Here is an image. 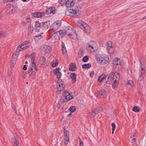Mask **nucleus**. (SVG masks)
<instances>
[{"label":"nucleus","instance_id":"nucleus-1","mask_svg":"<svg viewBox=\"0 0 146 146\" xmlns=\"http://www.w3.org/2000/svg\"><path fill=\"white\" fill-rule=\"evenodd\" d=\"M95 59L98 63L101 65H105L107 64L109 60L108 56L106 54L96 55Z\"/></svg>","mask_w":146,"mask_h":146},{"label":"nucleus","instance_id":"nucleus-2","mask_svg":"<svg viewBox=\"0 0 146 146\" xmlns=\"http://www.w3.org/2000/svg\"><path fill=\"white\" fill-rule=\"evenodd\" d=\"M97 43L95 41H92L88 42L86 45V48L88 52H92L98 49Z\"/></svg>","mask_w":146,"mask_h":146},{"label":"nucleus","instance_id":"nucleus-3","mask_svg":"<svg viewBox=\"0 0 146 146\" xmlns=\"http://www.w3.org/2000/svg\"><path fill=\"white\" fill-rule=\"evenodd\" d=\"M77 25L86 33L88 34L90 33L91 29L90 27L84 22L82 21L78 22L77 23Z\"/></svg>","mask_w":146,"mask_h":146},{"label":"nucleus","instance_id":"nucleus-4","mask_svg":"<svg viewBox=\"0 0 146 146\" xmlns=\"http://www.w3.org/2000/svg\"><path fill=\"white\" fill-rule=\"evenodd\" d=\"M61 22L59 21L54 22L50 26V30L49 31V33L50 34L51 31L54 32L57 30L60 27Z\"/></svg>","mask_w":146,"mask_h":146},{"label":"nucleus","instance_id":"nucleus-5","mask_svg":"<svg viewBox=\"0 0 146 146\" xmlns=\"http://www.w3.org/2000/svg\"><path fill=\"white\" fill-rule=\"evenodd\" d=\"M65 32L64 30H62L58 31H56L51 36L54 38L56 39H59L62 38L64 35Z\"/></svg>","mask_w":146,"mask_h":146},{"label":"nucleus","instance_id":"nucleus-6","mask_svg":"<svg viewBox=\"0 0 146 146\" xmlns=\"http://www.w3.org/2000/svg\"><path fill=\"white\" fill-rule=\"evenodd\" d=\"M109 76L110 77V78H111L112 80H113L115 79V80H114L115 82L117 81L120 78L119 73L116 72H111L109 74Z\"/></svg>","mask_w":146,"mask_h":146},{"label":"nucleus","instance_id":"nucleus-7","mask_svg":"<svg viewBox=\"0 0 146 146\" xmlns=\"http://www.w3.org/2000/svg\"><path fill=\"white\" fill-rule=\"evenodd\" d=\"M69 15L72 17L77 16L79 15L80 13V11L79 10L76 11L72 9H70L68 10Z\"/></svg>","mask_w":146,"mask_h":146},{"label":"nucleus","instance_id":"nucleus-8","mask_svg":"<svg viewBox=\"0 0 146 146\" xmlns=\"http://www.w3.org/2000/svg\"><path fill=\"white\" fill-rule=\"evenodd\" d=\"M106 49L108 53L112 54L114 52V50L112 46V42L110 41L107 42L106 44Z\"/></svg>","mask_w":146,"mask_h":146},{"label":"nucleus","instance_id":"nucleus-9","mask_svg":"<svg viewBox=\"0 0 146 146\" xmlns=\"http://www.w3.org/2000/svg\"><path fill=\"white\" fill-rule=\"evenodd\" d=\"M57 89L59 92L63 90L64 88V82L60 80H58L57 84Z\"/></svg>","mask_w":146,"mask_h":146},{"label":"nucleus","instance_id":"nucleus-10","mask_svg":"<svg viewBox=\"0 0 146 146\" xmlns=\"http://www.w3.org/2000/svg\"><path fill=\"white\" fill-rule=\"evenodd\" d=\"M76 0H68L66 1V6L67 8H71L74 5Z\"/></svg>","mask_w":146,"mask_h":146},{"label":"nucleus","instance_id":"nucleus-11","mask_svg":"<svg viewBox=\"0 0 146 146\" xmlns=\"http://www.w3.org/2000/svg\"><path fill=\"white\" fill-rule=\"evenodd\" d=\"M40 23L42 27V30H45L47 29L50 26V22L49 21L41 23Z\"/></svg>","mask_w":146,"mask_h":146},{"label":"nucleus","instance_id":"nucleus-12","mask_svg":"<svg viewBox=\"0 0 146 146\" xmlns=\"http://www.w3.org/2000/svg\"><path fill=\"white\" fill-rule=\"evenodd\" d=\"M60 70V68H56L54 70V75L56 76L58 78H60L62 75Z\"/></svg>","mask_w":146,"mask_h":146},{"label":"nucleus","instance_id":"nucleus-13","mask_svg":"<svg viewBox=\"0 0 146 146\" xmlns=\"http://www.w3.org/2000/svg\"><path fill=\"white\" fill-rule=\"evenodd\" d=\"M35 30L37 32H39L42 30V27L40 23L38 21H36V22L35 26Z\"/></svg>","mask_w":146,"mask_h":146},{"label":"nucleus","instance_id":"nucleus-14","mask_svg":"<svg viewBox=\"0 0 146 146\" xmlns=\"http://www.w3.org/2000/svg\"><path fill=\"white\" fill-rule=\"evenodd\" d=\"M56 11L54 7H51L47 10L46 13L48 15L51 13L54 14L56 13Z\"/></svg>","mask_w":146,"mask_h":146},{"label":"nucleus","instance_id":"nucleus-15","mask_svg":"<svg viewBox=\"0 0 146 146\" xmlns=\"http://www.w3.org/2000/svg\"><path fill=\"white\" fill-rule=\"evenodd\" d=\"M65 32L64 33V35L66 34L68 35L71 32H73L74 30L73 29L72 27L69 26H67L65 28V29L64 30Z\"/></svg>","mask_w":146,"mask_h":146},{"label":"nucleus","instance_id":"nucleus-16","mask_svg":"<svg viewBox=\"0 0 146 146\" xmlns=\"http://www.w3.org/2000/svg\"><path fill=\"white\" fill-rule=\"evenodd\" d=\"M31 66L29 68L28 70V73L29 74H30V75L34 71L33 69H35L36 70H37L38 69V68L36 67V65L35 64L31 65Z\"/></svg>","mask_w":146,"mask_h":146},{"label":"nucleus","instance_id":"nucleus-17","mask_svg":"<svg viewBox=\"0 0 146 146\" xmlns=\"http://www.w3.org/2000/svg\"><path fill=\"white\" fill-rule=\"evenodd\" d=\"M70 38L73 39H75L77 38V35L76 31L74 30L73 32H71L68 35Z\"/></svg>","mask_w":146,"mask_h":146},{"label":"nucleus","instance_id":"nucleus-18","mask_svg":"<svg viewBox=\"0 0 146 146\" xmlns=\"http://www.w3.org/2000/svg\"><path fill=\"white\" fill-rule=\"evenodd\" d=\"M45 13L43 12H36L33 13V16L36 17H40L44 16Z\"/></svg>","mask_w":146,"mask_h":146},{"label":"nucleus","instance_id":"nucleus-19","mask_svg":"<svg viewBox=\"0 0 146 146\" xmlns=\"http://www.w3.org/2000/svg\"><path fill=\"white\" fill-rule=\"evenodd\" d=\"M40 64L45 65L46 64V59L43 57H40L39 61Z\"/></svg>","mask_w":146,"mask_h":146},{"label":"nucleus","instance_id":"nucleus-20","mask_svg":"<svg viewBox=\"0 0 146 146\" xmlns=\"http://www.w3.org/2000/svg\"><path fill=\"white\" fill-rule=\"evenodd\" d=\"M13 10V8L12 6L10 5H7L6 7L5 12L7 13H11Z\"/></svg>","mask_w":146,"mask_h":146},{"label":"nucleus","instance_id":"nucleus-21","mask_svg":"<svg viewBox=\"0 0 146 146\" xmlns=\"http://www.w3.org/2000/svg\"><path fill=\"white\" fill-rule=\"evenodd\" d=\"M96 114L94 110H93L88 113V117L90 118H93L96 116Z\"/></svg>","mask_w":146,"mask_h":146},{"label":"nucleus","instance_id":"nucleus-22","mask_svg":"<svg viewBox=\"0 0 146 146\" xmlns=\"http://www.w3.org/2000/svg\"><path fill=\"white\" fill-rule=\"evenodd\" d=\"M43 48L44 52L46 53H49L51 50L50 47L48 45H44Z\"/></svg>","mask_w":146,"mask_h":146},{"label":"nucleus","instance_id":"nucleus-23","mask_svg":"<svg viewBox=\"0 0 146 146\" xmlns=\"http://www.w3.org/2000/svg\"><path fill=\"white\" fill-rule=\"evenodd\" d=\"M113 64L114 65H121V60L117 58H115L113 60Z\"/></svg>","mask_w":146,"mask_h":146},{"label":"nucleus","instance_id":"nucleus-24","mask_svg":"<svg viewBox=\"0 0 146 146\" xmlns=\"http://www.w3.org/2000/svg\"><path fill=\"white\" fill-rule=\"evenodd\" d=\"M44 36V35L43 33L42 32L40 35L35 36H34V39L35 41H38L42 37H43Z\"/></svg>","mask_w":146,"mask_h":146},{"label":"nucleus","instance_id":"nucleus-25","mask_svg":"<svg viewBox=\"0 0 146 146\" xmlns=\"http://www.w3.org/2000/svg\"><path fill=\"white\" fill-rule=\"evenodd\" d=\"M76 74L75 73H71L70 74V77L72 80L73 83H75L76 81Z\"/></svg>","mask_w":146,"mask_h":146},{"label":"nucleus","instance_id":"nucleus-26","mask_svg":"<svg viewBox=\"0 0 146 146\" xmlns=\"http://www.w3.org/2000/svg\"><path fill=\"white\" fill-rule=\"evenodd\" d=\"M98 94H99V96H101V97L106 98L107 96L108 93L105 91L103 90Z\"/></svg>","mask_w":146,"mask_h":146},{"label":"nucleus","instance_id":"nucleus-27","mask_svg":"<svg viewBox=\"0 0 146 146\" xmlns=\"http://www.w3.org/2000/svg\"><path fill=\"white\" fill-rule=\"evenodd\" d=\"M62 54L66 56V55L67 54V51L65 47V45L63 42H62Z\"/></svg>","mask_w":146,"mask_h":146},{"label":"nucleus","instance_id":"nucleus-28","mask_svg":"<svg viewBox=\"0 0 146 146\" xmlns=\"http://www.w3.org/2000/svg\"><path fill=\"white\" fill-rule=\"evenodd\" d=\"M76 69V67L75 64L71 63L69 66V70L70 71H74Z\"/></svg>","mask_w":146,"mask_h":146},{"label":"nucleus","instance_id":"nucleus-29","mask_svg":"<svg viewBox=\"0 0 146 146\" xmlns=\"http://www.w3.org/2000/svg\"><path fill=\"white\" fill-rule=\"evenodd\" d=\"M106 77L104 74H102L101 76H99L98 80V81L100 82L103 80L106 79Z\"/></svg>","mask_w":146,"mask_h":146},{"label":"nucleus","instance_id":"nucleus-30","mask_svg":"<svg viewBox=\"0 0 146 146\" xmlns=\"http://www.w3.org/2000/svg\"><path fill=\"white\" fill-rule=\"evenodd\" d=\"M31 21L30 18H27L22 22V24L23 26H26V24L29 23Z\"/></svg>","mask_w":146,"mask_h":146},{"label":"nucleus","instance_id":"nucleus-31","mask_svg":"<svg viewBox=\"0 0 146 146\" xmlns=\"http://www.w3.org/2000/svg\"><path fill=\"white\" fill-rule=\"evenodd\" d=\"M57 106L58 109H62L63 106V104L61 101L59 100L57 104Z\"/></svg>","mask_w":146,"mask_h":146},{"label":"nucleus","instance_id":"nucleus-32","mask_svg":"<svg viewBox=\"0 0 146 146\" xmlns=\"http://www.w3.org/2000/svg\"><path fill=\"white\" fill-rule=\"evenodd\" d=\"M84 51L82 49H80L78 52V56L79 58H81L84 55Z\"/></svg>","mask_w":146,"mask_h":146},{"label":"nucleus","instance_id":"nucleus-33","mask_svg":"<svg viewBox=\"0 0 146 146\" xmlns=\"http://www.w3.org/2000/svg\"><path fill=\"white\" fill-rule=\"evenodd\" d=\"M110 77L109 76V77H108V80L107 81L105 82V84L104 86L105 87H106L105 86H107V84H110L111 82V80H112V79L111 78H110Z\"/></svg>","mask_w":146,"mask_h":146},{"label":"nucleus","instance_id":"nucleus-34","mask_svg":"<svg viewBox=\"0 0 146 146\" xmlns=\"http://www.w3.org/2000/svg\"><path fill=\"white\" fill-rule=\"evenodd\" d=\"M64 143L66 145H67L69 142V136H64Z\"/></svg>","mask_w":146,"mask_h":146},{"label":"nucleus","instance_id":"nucleus-35","mask_svg":"<svg viewBox=\"0 0 146 146\" xmlns=\"http://www.w3.org/2000/svg\"><path fill=\"white\" fill-rule=\"evenodd\" d=\"M15 140L14 141V146H19V143L18 142V139L17 136H14Z\"/></svg>","mask_w":146,"mask_h":146},{"label":"nucleus","instance_id":"nucleus-36","mask_svg":"<svg viewBox=\"0 0 146 146\" xmlns=\"http://www.w3.org/2000/svg\"><path fill=\"white\" fill-rule=\"evenodd\" d=\"M59 61L58 60H56V62L54 61L51 62L52 66V67H55L59 64Z\"/></svg>","mask_w":146,"mask_h":146},{"label":"nucleus","instance_id":"nucleus-37","mask_svg":"<svg viewBox=\"0 0 146 146\" xmlns=\"http://www.w3.org/2000/svg\"><path fill=\"white\" fill-rule=\"evenodd\" d=\"M91 66V64L90 63L84 64L83 65L82 67L84 68H89Z\"/></svg>","mask_w":146,"mask_h":146},{"label":"nucleus","instance_id":"nucleus-38","mask_svg":"<svg viewBox=\"0 0 146 146\" xmlns=\"http://www.w3.org/2000/svg\"><path fill=\"white\" fill-rule=\"evenodd\" d=\"M137 131L135 130L134 132L132 133L131 137L132 138H135L137 137Z\"/></svg>","mask_w":146,"mask_h":146},{"label":"nucleus","instance_id":"nucleus-39","mask_svg":"<svg viewBox=\"0 0 146 146\" xmlns=\"http://www.w3.org/2000/svg\"><path fill=\"white\" fill-rule=\"evenodd\" d=\"M72 94H71L70 93V95H68L67 96H66L65 98V99L67 100L68 101L71 100L73 98V96L72 95Z\"/></svg>","mask_w":146,"mask_h":146},{"label":"nucleus","instance_id":"nucleus-40","mask_svg":"<svg viewBox=\"0 0 146 146\" xmlns=\"http://www.w3.org/2000/svg\"><path fill=\"white\" fill-rule=\"evenodd\" d=\"M23 46H24L23 45H22V44L18 45L17 46V50H18L19 51H21L22 50H23Z\"/></svg>","mask_w":146,"mask_h":146},{"label":"nucleus","instance_id":"nucleus-41","mask_svg":"<svg viewBox=\"0 0 146 146\" xmlns=\"http://www.w3.org/2000/svg\"><path fill=\"white\" fill-rule=\"evenodd\" d=\"M128 86L129 85L131 86V87H133L134 86L133 82V80H130L128 81L127 82V84H126Z\"/></svg>","mask_w":146,"mask_h":146},{"label":"nucleus","instance_id":"nucleus-42","mask_svg":"<svg viewBox=\"0 0 146 146\" xmlns=\"http://www.w3.org/2000/svg\"><path fill=\"white\" fill-rule=\"evenodd\" d=\"M132 110L135 112H138L140 110L139 108L137 106H135L133 108Z\"/></svg>","mask_w":146,"mask_h":146},{"label":"nucleus","instance_id":"nucleus-43","mask_svg":"<svg viewBox=\"0 0 146 146\" xmlns=\"http://www.w3.org/2000/svg\"><path fill=\"white\" fill-rule=\"evenodd\" d=\"M17 57V54L16 53H14L12 56V58L13 59V60L15 62L16 60V59Z\"/></svg>","mask_w":146,"mask_h":146},{"label":"nucleus","instance_id":"nucleus-44","mask_svg":"<svg viewBox=\"0 0 146 146\" xmlns=\"http://www.w3.org/2000/svg\"><path fill=\"white\" fill-rule=\"evenodd\" d=\"M94 111L96 113V114H98V113H101L102 111V108L100 109L99 108H96L95 110H94Z\"/></svg>","mask_w":146,"mask_h":146},{"label":"nucleus","instance_id":"nucleus-45","mask_svg":"<svg viewBox=\"0 0 146 146\" xmlns=\"http://www.w3.org/2000/svg\"><path fill=\"white\" fill-rule=\"evenodd\" d=\"M69 111L72 112H73L75 111L76 108L75 106H72L69 108Z\"/></svg>","mask_w":146,"mask_h":146},{"label":"nucleus","instance_id":"nucleus-46","mask_svg":"<svg viewBox=\"0 0 146 146\" xmlns=\"http://www.w3.org/2000/svg\"><path fill=\"white\" fill-rule=\"evenodd\" d=\"M33 30V27L31 25H30L28 28V31L30 33H32Z\"/></svg>","mask_w":146,"mask_h":146},{"label":"nucleus","instance_id":"nucleus-47","mask_svg":"<svg viewBox=\"0 0 146 146\" xmlns=\"http://www.w3.org/2000/svg\"><path fill=\"white\" fill-rule=\"evenodd\" d=\"M131 142L133 144V146H136V138H133L131 140Z\"/></svg>","mask_w":146,"mask_h":146},{"label":"nucleus","instance_id":"nucleus-48","mask_svg":"<svg viewBox=\"0 0 146 146\" xmlns=\"http://www.w3.org/2000/svg\"><path fill=\"white\" fill-rule=\"evenodd\" d=\"M89 59L88 57V56H84L82 58V60L84 62H86L88 61Z\"/></svg>","mask_w":146,"mask_h":146},{"label":"nucleus","instance_id":"nucleus-49","mask_svg":"<svg viewBox=\"0 0 146 146\" xmlns=\"http://www.w3.org/2000/svg\"><path fill=\"white\" fill-rule=\"evenodd\" d=\"M64 136H69V132L67 130H66L65 129L64 130Z\"/></svg>","mask_w":146,"mask_h":146},{"label":"nucleus","instance_id":"nucleus-50","mask_svg":"<svg viewBox=\"0 0 146 146\" xmlns=\"http://www.w3.org/2000/svg\"><path fill=\"white\" fill-rule=\"evenodd\" d=\"M117 82H115L114 81L112 84V88H115L117 87V83H116Z\"/></svg>","mask_w":146,"mask_h":146},{"label":"nucleus","instance_id":"nucleus-51","mask_svg":"<svg viewBox=\"0 0 146 146\" xmlns=\"http://www.w3.org/2000/svg\"><path fill=\"white\" fill-rule=\"evenodd\" d=\"M66 3L65 0H62L60 2V4L61 5H64V4L66 5Z\"/></svg>","mask_w":146,"mask_h":146},{"label":"nucleus","instance_id":"nucleus-52","mask_svg":"<svg viewBox=\"0 0 146 146\" xmlns=\"http://www.w3.org/2000/svg\"><path fill=\"white\" fill-rule=\"evenodd\" d=\"M29 58H31V60H35V57L34 56V54H32L30 56H29Z\"/></svg>","mask_w":146,"mask_h":146},{"label":"nucleus","instance_id":"nucleus-53","mask_svg":"<svg viewBox=\"0 0 146 146\" xmlns=\"http://www.w3.org/2000/svg\"><path fill=\"white\" fill-rule=\"evenodd\" d=\"M6 35V33L4 32H0V36H4Z\"/></svg>","mask_w":146,"mask_h":146},{"label":"nucleus","instance_id":"nucleus-54","mask_svg":"<svg viewBox=\"0 0 146 146\" xmlns=\"http://www.w3.org/2000/svg\"><path fill=\"white\" fill-rule=\"evenodd\" d=\"M70 93L67 92H64V97L65 98L66 96H67L68 95H70Z\"/></svg>","mask_w":146,"mask_h":146},{"label":"nucleus","instance_id":"nucleus-55","mask_svg":"<svg viewBox=\"0 0 146 146\" xmlns=\"http://www.w3.org/2000/svg\"><path fill=\"white\" fill-rule=\"evenodd\" d=\"M30 43V42L29 41H26L23 42V43H21L22 44V45H23L24 46L25 45H26L27 44H28Z\"/></svg>","mask_w":146,"mask_h":146},{"label":"nucleus","instance_id":"nucleus-56","mask_svg":"<svg viewBox=\"0 0 146 146\" xmlns=\"http://www.w3.org/2000/svg\"><path fill=\"white\" fill-rule=\"evenodd\" d=\"M79 139H80V142L79 146H84L83 142L80 137L79 138Z\"/></svg>","mask_w":146,"mask_h":146},{"label":"nucleus","instance_id":"nucleus-57","mask_svg":"<svg viewBox=\"0 0 146 146\" xmlns=\"http://www.w3.org/2000/svg\"><path fill=\"white\" fill-rule=\"evenodd\" d=\"M111 126L112 127V129H115V125L114 123H113L111 124Z\"/></svg>","mask_w":146,"mask_h":146},{"label":"nucleus","instance_id":"nucleus-58","mask_svg":"<svg viewBox=\"0 0 146 146\" xmlns=\"http://www.w3.org/2000/svg\"><path fill=\"white\" fill-rule=\"evenodd\" d=\"M29 47V46L28 45H25V46H23V50H25L27 48H28Z\"/></svg>","mask_w":146,"mask_h":146},{"label":"nucleus","instance_id":"nucleus-59","mask_svg":"<svg viewBox=\"0 0 146 146\" xmlns=\"http://www.w3.org/2000/svg\"><path fill=\"white\" fill-rule=\"evenodd\" d=\"M94 75V72L93 71L91 72L90 73V76L92 78L93 77Z\"/></svg>","mask_w":146,"mask_h":146},{"label":"nucleus","instance_id":"nucleus-60","mask_svg":"<svg viewBox=\"0 0 146 146\" xmlns=\"http://www.w3.org/2000/svg\"><path fill=\"white\" fill-rule=\"evenodd\" d=\"M23 69L24 70H26L27 69V68L26 67V65H25L23 66Z\"/></svg>","mask_w":146,"mask_h":146},{"label":"nucleus","instance_id":"nucleus-61","mask_svg":"<svg viewBox=\"0 0 146 146\" xmlns=\"http://www.w3.org/2000/svg\"><path fill=\"white\" fill-rule=\"evenodd\" d=\"M31 63L32 64L31 65H34L35 64V65H36L35 63V62L34 60H31Z\"/></svg>","mask_w":146,"mask_h":146},{"label":"nucleus","instance_id":"nucleus-62","mask_svg":"<svg viewBox=\"0 0 146 146\" xmlns=\"http://www.w3.org/2000/svg\"><path fill=\"white\" fill-rule=\"evenodd\" d=\"M2 17V14L0 13V20H1Z\"/></svg>","mask_w":146,"mask_h":146},{"label":"nucleus","instance_id":"nucleus-63","mask_svg":"<svg viewBox=\"0 0 146 146\" xmlns=\"http://www.w3.org/2000/svg\"><path fill=\"white\" fill-rule=\"evenodd\" d=\"M146 19V16L144 17L142 19V20H144V19Z\"/></svg>","mask_w":146,"mask_h":146},{"label":"nucleus","instance_id":"nucleus-64","mask_svg":"<svg viewBox=\"0 0 146 146\" xmlns=\"http://www.w3.org/2000/svg\"><path fill=\"white\" fill-rule=\"evenodd\" d=\"M115 130V129H112V134H113L114 133V132Z\"/></svg>","mask_w":146,"mask_h":146}]
</instances>
